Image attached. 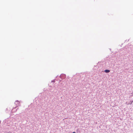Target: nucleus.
<instances>
[{
	"label": "nucleus",
	"mask_w": 133,
	"mask_h": 133,
	"mask_svg": "<svg viewBox=\"0 0 133 133\" xmlns=\"http://www.w3.org/2000/svg\"><path fill=\"white\" fill-rule=\"evenodd\" d=\"M15 104H16V107H17L19 106L20 105V103L18 101H16L15 103Z\"/></svg>",
	"instance_id": "obj_1"
},
{
	"label": "nucleus",
	"mask_w": 133,
	"mask_h": 133,
	"mask_svg": "<svg viewBox=\"0 0 133 133\" xmlns=\"http://www.w3.org/2000/svg\"><path fill=\"white\" fill-rule=\"evenodd\" d=\"M72 133H76L75 132H74Z\"/></svg>",
	"instance_id": "obj_3"
},
{
	"label": "nucleus",
	"mask_w": 133,
	"mask_h": 133,
	"mask_svg": "<svg viewBox=\"0 0 133 133\" xmlns=\"http://www.w3.org/2000/svg\"><path fill=\"white\" fill-rule=\"evenodd\" d=\"M104 71L106 73H108L110 72V71L109 70H106Z\"/></svg>",
	"instance_id": "obj_2"
}]
</instances>
